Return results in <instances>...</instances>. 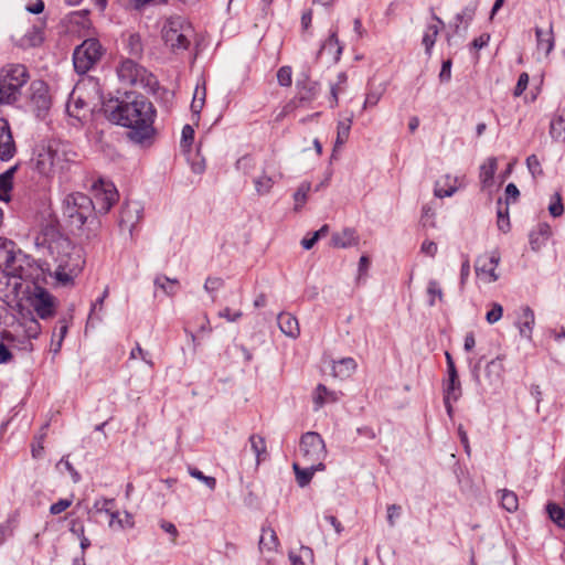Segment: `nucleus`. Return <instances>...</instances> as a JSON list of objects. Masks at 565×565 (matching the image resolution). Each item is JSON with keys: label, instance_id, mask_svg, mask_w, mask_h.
<instances>
[{"label": "nucleus", "instance_id": "nucleus-9", "mask_svg": "<svg viewBox=\"0 0 565 565\" xmlns=\"http://www.w3.org/2000/svg\"><path fill=\"white\" fill-rule=\"evenodd\" d=\"M38 280L31 284L30 294L24 299L31 300V303L41 319H47L54 315L55 298L43 287L38 285Z\"/></svg>", "mask_w": 565, "mask_h": 565}, {"label": "nucleus", "instance_id": "nucleus-47", "mask_svg": "<svg viewBox=\"0 0 565 565\" xmlns=\"http://www.w3.org/2000/svg\"><path fill=\"white\" fill-rule=\"evenodd\" d=\"M498 205V227L503 233H507L510 230L509 209L505 206L503 210L501 200H499Z\"/></svg>", "mask_w": 565, "mask_h": 565}, {"label": "nucleus", "instance_id": "nucleus-38", "mask_svg": "<svg viewBox=\"0 0 565 565\" xmlns=\"http://www.w3.org/2000/svg\"><path fill=\"white\" fill-rule=\"evenodd\" d=\"M548 518L559 527H565V507L562 508L557 503L550 502L546 505Z\"/></svg>", "mask_w": 565, "mask_h": 565}, {"label": "nucleus", "instance_id": "nucleus-42", "mask_svg": "<svg viewBox=\"0 0 565 565\" xmlns=\"http://www.w3.org/2000/svg\"><path fill=\"white\" fill-rule=\"evenodd\" d=\"M184 152L191 170L196 174L203 173L205 170V159L201 156L200 151L198 150L193 156L191 154L190 149L184 150Z\"/></svg>", "mask_w": 565, "mask_h": 565}, {"label": "nucleus", "instance_id": "nucleus-41", "mask_svg": "<svg viewBox=\"0 0 565 565\" xmlns=\"http://www.w3.org/2000/svg\"><path fill=\"white\" fill-rule=\"evenodd\" d=\"M351 125H352L351 118H347V119L340 120L338 122L334 149L337 147L344 145V142L348 140L349 134L351 130Z\"/></svg>", "mask_w": 565, "mask_h": 565}, {"label": "nucleus", "instance_id": "nucleus-34", "mask_svg": "<svg viewBox=\"0 0 565 565\" xmlns=\"http://www.w3.org/2000/svg\"><path fill=\"white\" fill-rule=\"evenodd\" d=\"M167 0H126L129 9L143 13L151 8H158L167 4Z\"/></svg>", "mask_w": 565, "mask_h": 565}, {"label": "nucleus", "instance_id": "nucleus-13", "mask_svg": "<svg viewBox=\"0 0 565 565\" xmlns=\"http://www.w3.org/2000/svg\"><path fill=\"white\" fill-rule=\"evenodd\" d=\"M38 334V324L34 326V329L30 327L29 329V337L26 339H23L21 342L22 347H18L15 343V340L12 335H7L4 340L7 343L0 342V364L8 363L13 358V350L14 349H21L25 351L32 350V343L30 340V337H36Z\"/></svg>", "mask_w": 565, "mask_h": 565}, {"label": "nucleus", "instance_id": "nucleus-1", "mask_svg": "<svg viewBox=\"0 0 565 565\" xmlns=\"http://www.w3.org/2000/svg\"><path fill=\"white\" fill-rule=\"evenodd\" d=\"M14 246L12 241L0 238V299L6 302L24 299L31 291L32 281L43 274L33 258L15 250Z\"/></svg>", "mask_w": 565, "mask_h": 565}, {"label": "nucleus", "instance_id": "nucleus-52", "mask_svg": "<svg viewBox=\"0 0 565 565\" xmlns=\"http://www.w3.org/2000/svg\"><path fill=\"white\" fill-rule=\"evenodd\" d=\"M277 82L280 86L289 87L292 83V70L290 66H281L277 71Z\"/></svg>", "mask_w": 565, "mask_h": 565}, {"label": "nucleus", "instance_id": "nucleus-48", "mask_svg": "<svg viewBox=\"0 0 565 565\" xmlns=\"http://www.w3.org/2000/svg\"><path fill=\"white\" fill-rule=\"evenodd\" d=\"M548 212L553 217H558L564 213V206L562 202V195L559 192H555L550 200Z\"/></svg>", "mask_w": 565, "mask_h": 565}, {"label": "nucleus", "instance_id": "nucleus-18", "mask_svg": "<svg viewBox=\"0 0 565 565\" xmlns=\"http://www.w3.org/2000/svg\"><path fill=\"white\" fill-rule=\"evenodd\" d=\"M301 468L299 462H294L292 468L296 473V480L300 487H306L311 481L316 471L324 470L323 463H303Z\"/></svg>", "mask_w": 565, "mask_h": 565}, {"label": "nucleus", "instance_id": "nucleus-17", "mask_svg": "<svg viewBox=\"0 0 565 565\" xmlns=\"http://www.w3.org/2000/svg\"><path fill=\"white\" fill-rule=\"evenodd\" d=\"M44 22L32 25L20 39L19 46L22 49L38 47L44 41Z\"/></svg>", "mask_w": 565, "mask_h": 565}, {"label": "nucleus", "instance_id": "nucleus-2", "mask_svg": "<svg viewBox=\"0 0 565 565\" xmlns=\"http://www.w3.org/2000/svg\"><path fill=\"white\" fill-rule=\"evenodd\" d=\"M104 110L110 121L130 129L128 136L132 141L141 143L150 138L154 109L143 95L126 93L124 99L105 104Z\"/></svg>", "mask_w": 565, "mask_h": 565}, {"label": "nucleus", "instance_id": "nucleus-45", "mask_svg": "<svg viewBox=\"0 0 565 565\" xmlns=\"http://www.w3.org/2000/svg\"><path fill=\"white\" fill-rule=\"evenodd\" d=\"M255 190L259 195L268 194L274 185V180L267 175L262 174L254 179Z\"/></svg>", "mask_w": 565, "mask_h": 565}, {"label": "nucleus", "instance_id": "nucleus-60", "mask_svg": "<svg viewBox=\"0 0 565 565\" xmlns=\"http://www.w3.org/2000/svg\"><path fill=\"white\" fill-rule=\"evenodd\" d=\"M224 285V281L222 278L220 277H209L206 280H205V284H204V289L210 292V294H213L217 290H220Z\"/></svg>", "mask_w": 565, "mask_h": 565}, {"label": "nucleus", "instance_id": "nucleus-36", "mask_svg": "<svg viewBox=\"0 0 565 565\" xmlns=\"http://www.w3.org/2000/svg\"><path fill=\"white\" fill-rule=\"evenodd\" d=\"M250 449L256 456V466L265 458L266 456V441L265 438L259 435H250L249 437Z\"/></svg>", "mask_w": 565, "mask_h": 565}, {"label": "nucleus", "instance_id": "nucleus-10", "mask_svg": "<svg viewBox=\"0 0 565 565\" xmlns=\"http://www.w3.org/2000/svg\"><path fill=\"white\" fill-rule=\"evenodd\" d=\"M501 257L497 250L479 255L475 262L477 278L483 284L495 282L500 275L497 273Z\"/></svg>", "mask_w": 565, "mask_h": 565}, {"label": "nucleus", "instance_id": "nucleus-3", "mask_svg": "<svg viewBox=\"0 0 565 565\" xmlns=\"http://www.w3.org/2000/svg\"><path fill=\"white\" fill-rule=\"evenodd\" d=\"M62 210L68 226L83 231L87 239L97 237L100 221L94 215L92 198L81 192L67 194Z\"/></svg>", "mask_w": 565, "mask_h": 565}, {"label": "nucleus", "instance_id": "nucleus-4", "mask_svg": "<svg viewBox=\"0 0 565 565\" xmlns=\"http://www.w3.org/2000/svg\"><path fill=\"white\" fill-rule=\"evenodd\" d=\"M30 79L23 64H9L0 72V104H14L21 97V89Z\"/></svg>", "mask_w": 565, "mask_h": 565}, {"label": "nucleus", "instance_id": "nucleus-15", "mask_svg": "<svg viewBox=\"0 0 565 565\" xmlns=\"http://www.w3.org/2000/svg\"><path fill=\"white\" fill-rule=\"evenodd\" d=\"M534 324V311L529 306L522 307L518 316V320L515 322V326L519 329L520 337L527 341H531Z\"/></svg>", "mask_w": 565, "mask_h": 565}, {"label": "nucleus", "instance_id": "nucleus-59", "mask_svg": "<svg viewBox=\"0 0 565 565\" xmlns=\"http://www.w3.org/2000/svg\"><path fill=\"white\" fill-rule=\"evenodd\" d=\"M194 139V128L192 125H184L181 132L182 146L186 149Z\"/></svg>", "mask_w": 565, "mask_h": 565}, {"label": "nucleus", "instance_id": "nucleus-53", "mask_svg": "<svg viewBox=\"0 0 565 565\" xmlns=\"http://www.w3.org/2000/svg\"><path fill=\"white\" fill-rule=\"evenodd\" d=\"M526 167L534 179L543 175L541 162L535 154H531L526 158Z\"/></svg>", "mask_w": 565, "mask_h": 565}, {"label": "nucleus", "instance_id": "nucleus-20", "mask_svg": "<svg viewBox=\"0 0 565 565\" xmlns=\"http://www.w3.org/2000/svg\"><path fill=\"white\" fill-rule=\"evenodd\" d=\"M359 244V236L354 228L347 227L332 234L331 245L337 248H348Z\"/></svg>", "mask_w": 565, "mask_h": 565}, {"label": "nucleus", "instance_id": "nucleus-26", "mask_svg": "<svg viewBox=\"0 0 565 565\" xmlns=\"http://www.w3.org/2000/svg\"><path fill=\"white\" fill-rule=\"evenodd\" d=\"M318 93L317 84L311 82L308 77L303 81L297 82V96L296 99L301 103H308L316 98Z\"/></svg>", "mask_w": 565, "mask_h": 565}, {"label": "nucleus", "instance_id": "nucleus-14", "mask_svg": "<svg viewBox=\"0 0 565 565\" xmlns=\"http://www.w3.org/2000/svg\"><path fill=\"white\" fill-rule=\"evenodd\" d=\"M17 152L10 126L7 120H0V160L9 161Z\"/></svg>", "mask_w": 565, "mask_h": 565}, {"label": "nucleus", "instance_id": "nucleus-58", "mask_svg": "<svg viewBox=\"0 0 565 565\" xmlns=\"http://www.w3.org/2000/svg\"><path fill=\"white\" fill-rule=\"evenodd\" d=\"M189 471H190V475H191L192 477H194V478H196V479H199V480L203 481V482L206 484V487H207L209 489L213 490V489L215 488V486H216V480H215V478L204 476V475L202 473V471H200V470H198V469H195V468H193V469H192V468H190V470H189Z\"/></svg>", "mask_w": 565, "mask_h": 565}, {"label": "nucleus", "instance_id": "nucleus-5", "mask_svg": "<svg viewBox=\"0 0 565 565\" xmlns=\"http://www.w3.org/2000/svg\"><path fill=\"white\" fill-rule=\"evenodd\" d=\"M103 55V46L97 39H86L73 52V65L78 74L90 71Z\"/></svg>", "mask_w": 565, "mask_h": 565}, {"label": "nucleus", "instance_id": "nucleus-27", "mask_svg": "<svg viewBox=\"0 0 565 565\" xmlns=\"http://www.w3.org/2000/svg\"><path fill=\"white\" fill-rule=\"evenodd\" d=\"M341 393L328 390L323 384H319L313 394V403L316 408L322 407L327 403L339 401Z\"/></svg>", "mask_w": 565, "mask_h": 565}, {"label": "nucleus", "instance_id": "nucleus-55", "mask_svg": "<svg viewBox=\"0 0 565 565\" xmlns=\"http://www.w3.org/2000/svg\"><path fill=\"white\" fill-rule=\"evenodd\" d=\"M475 11H476V8L475 7H466L463 8L457 15H456V21L458 22L456 24V29L459 28V24L460 23H465L466 25H468L473 17H475Z\"/></svg>", "mask_w": 565, "mask_h": 565}, {"label": "nucleus", "instance_id": "nucleus-39", "mask_svg": "<svg viewBox=\"0 0 565 565\" xmlns=\"http://www.w3.org/2000/svg\"><path fill=\"white\" fill-rule=\"evenodd\" d=\"M291 565H306V562L313 561V551L308 546H300L299 553L289 552Z\"/></svg>", "mask_w": 565, "mask_h": 565}, {"label": "nucleus", "instance_id": "nucleus-54", "mask_svg": "<svg viewBox=\"0 0 565 565\" xmlns=\"http://www.w3.org/2000/svg\"><path fill=\"white\" fill-rule=\"evenodd\" d=\"M503 316V307L498 303L493 302L491 305V309L486 315V320L489 324L497 323Z\"/></svg>", "mask_w": 565, "mask_h": 565}, {"label": "nucleus", "instance_id": "nucleus-35", "mask_svg": "<svg viewBox=\"0 0 565 565\" xmlns=\"http://www.w3.org/2000/svg\"><path fill=\"white\" fill-rule=\"evenodd\" d=\"M498 168V161L494 157L489 158L481 167H480V180L484 186L491 184L494 173Z\"/></svg>", "mask_w": 565, "mask_h": 565}, {"label": "nucleus", "instance_id": "nucleus-50", "mask_svg": "<svg viewBox=\"0 0 565 565\" xmlns=\"http://www.w3.org/2000/svg\"><path fill=\"white\" fill-rule=\"evenodd\" d=\"M348 81V76L344 72H341L337 76V83L331 85V96H332V106L338 105V96L339 93L342 90L343 86L345 85Z\"/></svg>", "mask_w": 565, "mask_h": 565}, {"label": "nucleus", "instance_id": "nucleus-33", "mask_svg": "<svg viewBox=\"0 0 565 565\" xmlns=\"http://www.w3.org/2000/svg\"><path fill=\"white\" fill-rule=\"evenodd\" d=\"M461 396V384L458 373L448 374V380L445 383L444 397L448 399L458 401Z\"/></svg>", "mask_w": 565, "mask_h": 565}, {"label": "nucleus", "instance_id": "nucleus-40", "mask_svg": "<svg viewBox=\"0 0 565 565\" xmlns=\"http://www.w3.org/2000/svg\"><path fill=\"white\" fill-rule=\"evenodd\" d=\"M500 493H501L500 501H501L502 508L504 510H507L508 512L516 511L519 508L518 495L513 491H510L507 489L501 490Z\"/></svg>", "mask_w": 565, "mask_h": 565}, {"label": "nucleus", "instance_id": "nucleus-21", "mask_svg": "<svg viewBox=\"0 0 565 565\" xmlns=\"http://www.w3.org/2000/svg\"><path fill=\"white\" fill-rule=\"evenodd\" d=\"M280 331L289 338L296 339L300 334L299 323L296 317L281 312L277 317Z\"/></svg>", "mask_w": 565, "mask_h": 565}, {"label": "nucleus", "instance_id": "nucleus-19", "mask_svg": "<svg viewBox=\"0 0 565 565\" xmlns=\"http://www.w3.org/2000/svg\"><path fill=\"white\" fill-rule=\"evenodd\" d=\"M459 186V179L457 177L446 174L444 178L436 182L434 193L437 198L440 199L449 198L457 192Z\"/></svg>", "mask_w": 565, "mask_h": 565}, {"label": "nucleus", "instance_id": "nucleus-46", "mask_svg": "<svg viewBox=\"0 0 565 565\" xmlns=\"http://www.w3.org/2000/svg\"><path fill=\"white\" fill-rule=\"evenodd\" d=\"M88 107L87 103L81 97H74L72 95V100L67 103V113L71 117L81 119V111Z\"/></svg>", "mask_w": 565, "mask_h": 565}, {"label": "nucleus", "instance_id": "nucleus-37", "mask_svg": "<svg viewBox=\"0 0 565 565\" xmlns=\"http://www.w3.org/2000/svg\"><path fill=\"white\" fill-rule=\"evenodd\" d=\"M126 50L130 55V58H139L143 52V45L139 34L132 33L126 41Z\"/></svg>", "mask_w": 565, "mask_h": 565}, {"label": "nucleus", "instance_id": "nucleus-12", "mask_svg": "<svg viewBox=\"0 0 565 565\" xmlns=\"http://www.w3.org/2000/svg\"><path fill=\"white\" fill-rule=\"evenodd\" d=\"M55 278L57 281L66 285L73 280V276L81 269L82 260L79 255L75 258L72 255H64L56 259Z\"/></svg>", "mask_w": 565, "mask_h": 565}, {"label": "nucleus", "instance_id": "nucleus-11", "mask_svg": "<svg viewBox=\"0 0 565 565\" xmlns=\"http://www.w3.org/2000/svg\"><path fill=\"white\" fill-rule=\"evenodd\" d=\"M142 206L139 202H127L121 206L119 215V227L122 232L127 231L131 236L135 226L142 217Z\"/></svg>", "mask_w": 565, "mask_h": 565}, {"label": "nucleus", "instance_id": "nucleus-24", "mask_svg": "<svg viewBox=\"0 0 565 565\" xmlns=\"http://www.w3.org/2000/svg\"><path fill=\"white\" fill-rule=\"evenodd\" d=\"M433 20L435 23L428 24L423 35V44L428 55L431 53V49L436 42L440 28L444 26L443 20L437 15L434 14Z\"/></svg>", "mask_w": 565, "mask_h": 565}, {"label": "nucleus", "instance_id": "nucleus-64", "mask_svg": "<svg viewBox=\"0 0 565 565\" xmlns=\"http://www.w3.org/2000/svg\"><path fill=\"white\" fill-rule=\"evenodd\" d=\"M529 84V74L521 73L518 79V83L514 88V96H521L523 92L526 89Z\"/></svg>", "mask_w": 565, "mask_h": 565}, {"label": "nucleus", "instance_id": "nucleus-6", "mask_svg": "<svg viewBox=\"0 0 565 565\" xmlns=\"http://www.w3.org/2000/svg\"><path fill=\"white\" fill-rule=\"evenodd\" d=\"M117 74L119 81L127 85L146 87L152 86L156 83L154 76L137 64L135 58L124 60L117 68Z\"/></svg>", "mask_w": 565, "mask_h": 565}, {"label": "nucleus", "instance_id": "nucleus-43", "mask_svg": "<svg viewBox=\"0 0 565 565\" xmlns=\"http://www.w3.org/2000/svg\"><path fill=\"white\" fill-rule=\"evenodd\" d=\"M311 184L308 181H303L300 183L298 189L296 190L294 194V201H295V210H300L305 203L307 202L308 193L310 192Z\"/></svg>", "mask_w": 565, "mask_h": 565}, {"label": "nucleus", "instance_id": "nucleus-25", "mask_svg": "<svg viewBox=\"0 0 565 565\" xmlns=\"http://www.w3.org/2000/svg\"><path fill=\"white\" fill-rule=\"evenodd\" d=\"M551 227L547 224H540L530 233V245L534 252H539L546 245L551 236Z\"/></svg>", "mask_w": 565, "mask_h": 565}, {"label": "nucleus", "instance_id": "nucleus-63", "mask_svg": "<svg viewBox=\"0 0 565 565\" xmlns=\"http://www.w3.org/2000/svg\"><path fill=\"white\" fill-rule=\"evenodd\" d=\"M58 465H63L65 469L70 472L73 482L77 483L81 480V475L77 472V470L73 467V465L68 460V456H64Z\"/></svg>", "mask_w": 565, "mask_h": 565}, {"label": "nucleus", "instance_id": "nucleus-44", "mask_svg": "<svg viewBox=\"0 0 565 565\" xmlns=\"http://www.w3.org/2000/svg\"><path fill=\"white\" fill-rule=\"evenodd\" d=\"M204 103H205V88H200L199 86H196L194 94H193V99L191 103V110H192L193 116L195 117L196 121L199 120V115L204 106Z\"/></svg>", "mask_w": 565, "mask_h": 565}, {"label": "nucleus", "instance_id": "nucleus-61", "mask_svg": "<svg viewBox=\"0 0 565 565\" xmlns=\"http://www.w3.org/2000/svg\"><path fill=\"white\" fill-rule=\"evenodd\" d=\"M72 505L71 499H60L57 502L53 503L50 508V512L53 515L60 514Z\"/></svg>", "mask_w": 565, "mask_h": 565}, {"label": "nucleus", "instance_id": "nucleus-29", "mask_svg": "<svg viewBox=\"0 0 565 565\" xmlns=\"http://www.w3.org/2000/svg\"><path fill=\"white\" fill-rule=\"evenodd\" d=\"M18 166H13L0 174V201L8 202L10 200L9 192L13 186V177Z\"/></svg>", "mask_w": 565, "mask_h": 565}, {"label": "nucleus", "instance_id": "nucleus-51", "mask_svg": "<svg viewBox=\"0 0 565 565\" xmlns=\"http://www.w3.org/2000/svg\"><path fill=\"white\" fill-rule=\"evenodd\" d=\"M384 90H385L384 87H380V88H376V89H370L366 93L365 100H364V104H363V108L365 109L367 107L376 106L377 103L381 100Z\"/></svg>", "mask_w": 565, "mask_h": 565}, {"label": "nucleus", "instance_id": "nucleus-8", "mask_svg": "<svg viewBox=\"0 0 565 565\" xmlns=\"http://www.w3.org/2000/svg\"><path fill=\"white\" fill-rule=\"evenodd\" d=\"M94 215L106 214L118 200V191L111 182L98 180L93 184Z\"/></svg>", "mask_w": 565, "mask_h": 565}, {"label": "nucleus", "instance_id": "nucleus-32", "mask_svg": "<svg viewBox=\"0 0 565 565\" xmlns=\"http://www.w3.org/2000/svg\"><path fill=\"white\" fill-rule=\"evenodd\" d=\"M161 36L164 44L172 51L177 47V28L172 17L168 18L162 26Z\"/></svg>", "mask_w": 565, "mask_h": 565}, {"label": "nucleus", "instance_id": "nucleus-57", "mask_svg": "<svg viewBox=\"0 0 565 565\" xmlns=\"http://www.w3.org/2000/svg\"><path fill=\"white\" fill-rule=\"evenodd\" d=\"M114 502H115L114 499H106V498L98 499L95 501L90 511H95L96 513H102V512L107 513L110 511Z\"/></svg>", "mask_w": 565, "mask_h": 565}, {"label": "nucleus", "instance_id": "nucleus-16", "mask_svg": "<svg viewBox=\"0 0 565 565\" xmlns=\"http://www.w3.org/2000/svg\"><path fill=\"white\" fill-rule=\"evenodd\" d=\"M536 50L546 57L551 54L555 45L553 33V24L550 23L547 29L535 28Z\"/></svg>", "mask_w": 565, "mask_h": 565}, {"label": "nucleus", "instance_id": "nucleus-22", "mask_svg": "<svg viewBox=\"0 0 565 565\" xmlns=\"http://www.w3.org/2000/svg\"><path fill=\"white\" fill-rule=\"evenodd\" d=\"M356 362L353 358H343L332 363V375L340 380L349 379L356 370Z\"/></svg>", "mask_w": 565, "mask_h": 565}, {"label": "nucleus", "instance_id": "nucleus-56", "mask_svg": "<svg viewBox=\"0 0 565 565\" xmlns=\"http://www.w3.org/2000/svg\"><path fill=\"white\" fill-rule=\"evenodd\" d=\"M332 47L337 49V56H335V58L339 60V57H340V55L342 53L343 47H342V45L339 42L337 31H333L330 34V36L328 38V40L324 42V44L322 46L323 50L332 49Z\"/></svg>", "mask_w": 565, "mask_h": 565}, {"label": "nucleus", "instance_id": "nucleus-7", "mask_svg": "<svg viewBox=\"0 0 565 565\" xmlns=\"http://www.w3.org/2000/svg\"><path fill=\"white\" fill-rule=\"evenodd\" d=\"M302 463H323L327 451L323 439L318 433L308 431L302 435L299 445Z\"/></svg>", "mask_w": 565, "mask_h": 565}, {"label": "nucleus", "instance_id": "nucleus-28", "mask_svg": "<svg viewBox=\"0 0 565 565\" xmlns=\"http://www.w3.org/2000/svg\"><path fill=\"white\" fill-rule=\"evenodd\" d=\"M550 136L556 142H565V115L555 114L550 122Z\"/></svg>", "mask_w": 565, "mask_h": 565}, {"label": "nucleus", "instance_id": "nucleus-30", "mask_svg": "<svg viewBox=\"0 0 565 565\" xmlns=\"http://www.w3.org/2000/svg\"><path fill=\"white\" fill-rule=\"evenodd\" d=\"M504 373L503 358L497 356L491 360L486 366V375L489 379V383L497 384L501 381Z\"/></svg>", "mask_w": 565, "mask_h": 565}, {"label": "nucleus", "instance_id": "nucleus-23", "mask_svg": "<svg viewBox=\"0 0 565 565\" xmlns=\"http://www.w3.org/2000/svg\"><path fill=\"white\" fill-rule=\"evenodd\" d=\"M31 100L36 105L39 109L46 110L50 107V99L44 82L34 81L31 83Z\"/></svg>", "mask_w": 565, "mask_h": 565}, {"label": "nucleus", "instance_id": "nucleus-62", "mask_svg": "<svg viewBox=\"0 0 565 565\" xmlns=\"http://www.w3.org/2000/svg\"><path fill=\"white\" fill-rule=\"evenodd\" d=\"M156 286L160 287L166 294L172 292L173 286L177 284V279H170L167 277H158L154 281Z\"/></svg>", "mask_w": 565, "mask_h": 565}, {"label": "nucleus", "instance_id": "nucleus-49", "mask_svg": "<svg viewBox=\"0 0 565 565\" xmlns=\"http://www.w3.org/2000/svg\"><path fill=\"white\" fill-rule=\"evenodd\" d=\"M427 295L429 296V306H435L436 298L443 300L444 294L437 280H429L427 286Z\"/></svg>", "mask_w": 565, "mask_h": 565}, {"label": "nucleus", "instance_id": "nucleus-31", "mask_svg": "<svg viewBox=\"0 0 565 565\" xmlns=\"http://www.w3.org/2000/svg\"><path fill=\"white\" fill-rule=\"evenodd\" d=\"M279 546V541L276 532L271 527H263L259 539V550L262 552H274Z\"/></svg>", "mask_w": 565, "mask_h": 565}]
</instances>
